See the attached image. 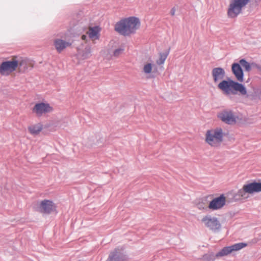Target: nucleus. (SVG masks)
<instances>
[{"label": "nucleus", "instance_id": "nucleus-1", "mask_svg": "<svg viewBox=\"0 0 261 261\" xmlns=\"http://www.w3.org/2000/svg\"><path fill=\"white\" fill-rule=\"evenodd\" d=\"M140 21L136 17L122 19L115 25V30L120 34L128 36L135 33L140 27Z\"/></svg>", "mask_w": 261, "mask_h": 261}, {"label": "nucleus", "instance_id": "nucleus-2", "mask_svg": "<svg viewBox=\"0 0 261 261\" xmlns=\"http://www.w3.org/2000/svg\"><path fill=\"white\" fill-rule=\"evenodd\" d=\"M27 61L17 56H12L9 60L2 62L0 65V75L7 76L15 71L18 67L26 64Z\"/></svg>", "mask_w": 261, "mask_h": 261}, {"label": "nucleus", "instance_id": "nucleus-3", "mask_svg": "<svg viewBox=\"0 0 261 261\" xmlns=\"http://www.w3.org/2000/svg\"><path fill=\"white\" fill-rule=\"evenodd\" d=\"M218 88L226 95H235L239 92L242 95H246L247 90L242 84L231 80H223L218 85Z\"/></svg>", "mask_w": 261, "mask_h": 261}, {"label": "nucleus", "instance_id": "nucleus-4", "mask_svg": "<svg viewBox=\"0 0 261 261\" xmlns=\"http://www.w3.org/2000/svg\"><path fill=\"white\" fill-rule=\"evenodd\" d=\"M261 192V182H252L245 184L242 189L238 190L234 197L238 199H246L248 194Z\"/></svg>", "mask_w": 261, "mask_h": 261}, {"label": "nucleus", "instance_id": "nucleus-5", "mask_svg": "<svg viewBox=\"0 0 261 261\" xmlns=\"http://www.w3.org/2000/svg\"><path fill=\"white\" fill-rule=\"evenodd\" d=\"M223 133L220 128L208 130L205 134V142L212 147L219 146L223 141Z\"/></svg>", "mask_w": 261, "mask_h": 261}, {"label": "nucleus", "instance_id": "nucleus-6", "mask_svg": "<svg viewBox=\"0 0 261 261\" xmlns=\"http://www.w3.org/2000/svg\"><path fill=\"white\" fill-rule=\"evenodd\" d=\"M251 0H230L227 10V15L229 17H236L240 14Z\"/></svg>", "mask_w": 261, "mask_h": 261}, {"label": "nucleus", "instance_id": "nucleus-7", "mask_svg": "<svg viewBox=\"0 0 261 261\" xmlns=\"http://www.w3.org/2000/svg\"><path fill=\"white\" fill-rule=\"evenodd\" d=\"M39 211L44 214H50L57 212V206L56 204L50 200L44 199L40 201L39 205Z\"/></svg>", "mask_w": 261, "mask_h": 261}, {"label": "nucleus", "instance_id": "nucleus-8", "mask_svg": "<svg viewBox=\"0 0 261 261\" xmlns=\"http://www.w3.org/2000/svg\"><path fill=\"white\" fill-rule=\"evenodd\" d=\"M53 111V108L49 104L45 102H39L35 105L32 109V112L37 117H41Z\"/></svg>", "mask_w": 261, "mask_h": 261}, {"label": "nucleus", "instance_id": "nucleus-9", "mask_svg": "<svg viewBox=\"0 0 261 261\" xmlns=\"http://www.w3.org/2000/svg\"><path fill=\"white\" fill-rule=\"evenodd\" d=\"M247 246L246 243H239L235 244L232 246L225 247L222 248L219 252L216 254V257H222L231 253L232 251H238Z\"/></svg>", "mask_w": 261, "mask_h": 261}, {"label": "nucleus", "instance_id": "nucleus-10", "mask_svg": "<svg viewBox=\"0 0 261 261\" xmlns=\"http://www.w3.org/2000/svg\"><path fill=\"white\" fill-rule=\"evenodd\" d=\"M201 221L204 224L205 226L212 230H216L221 227V224L218 218L210 215H207L203 217Z\"/></svg>", "mask_w": 261, "mask_h": 261}, {"label": "nucleus", "instance_id": "nucleus-11", "mask_svg": "<svg viewBox=\"0 0 261 261\" xmlns=\"http://www.w3.org/2000/svg\"><path fill=\"white\" fill-rule=\"evenodd\" d=\"M218 117L224 122L232 124L237 121V117L230 111H223L218 114Z\"/></svg>", "mask_w": 261, "mask_h": 261}, {"label": "nucleus", "instance_id": "nucleus-12", "mask_svg": "<svg viewBox=\"0 0 261 261\" xmlns=\"http://www.w3.org/2000/svg\"><path fill=\"white\" fill-rule=\"evenodd\" d=\"M226 198L224 195L215 198L209 203L208 208L212 210L221 208L225 204Z\"/></svg>", "mask_w": 261, "mask_h": 261}, {"label": "nucleus", "instance_id": "nucleus-13", "mask_svg": "<svg viewBox=\"0 0 261 261\" xmlns=\"http://www.w3.org/2000/svg\"><path fill=\"white\" fill-rule=\"evenodd\" d=\"M231 69L237 80L240 82L244 81V73L241 66L238 63H233L232 65Z\"/></svg>", "mask_w": 261, "mask_h": 261}, {"label": "nucleus", "instance_id": "nucleus-14", "mask_svg": "<svg viewBox=\"0 0 261 261\" xmlns=\"http://www.w3.org/2000/svg\"><path fill=\"white\" fill-rule=\"evenodd\" d=\"M212 74L214 82L217 83L224 78L225 72L223 68L217 67L213 69Z\"/></svg>", "mask_w": 261, "mask_h": 261}, {"label": "nucleus", "instance_id": "nucleus-15", "mask_svg": "<svg viewBox=\"0 0 261 261\" xmlns=\"http://www.w3.org/2000/svg\"><path fill=\"white\" fill-rule=\"evenodd\" d=\"M43 125L40 123H37L30 125L28 127L29 133L33 136H37L43 130Z\"/></svg>", "mask_w": 261, "mask_h": 261}, {"label": "nucleus", "instance_id": "nucleus-16", "mask_svg": "<svg viewBox=\"0 0 261 261\" xmlns=\"http://www.w3.org/2000/svg\"><path fill=\"white\" fill-rule=\"evenodd\" d=\"M54 46L58 53H61L65 48L71 45V43L60 39L54 40Z\"/></svg>", "mask_w": 261, "mask_h": 261}, {"label": "nucleus", "instance_id": "nucleus-17", "mask_svg": "<svg viewBox=\"0 0 261 261\" xmlns=\"http://www.w3.org/2000/svg\"><path fill=\"white\" fill-rule=\"evenodd\" d=\"M100 31V28L97 26L89 27L87 34L92 40H95L99 38V33Z\"/></svg>", "mask_w": 261, "mask_h": 261}, {"label": "nucleus", "instance_id": "nucleus-18", "mask_svg": "<svg viewBox=\"0 0 261 261\" xmlns=\"http://www.w3.org/2000/svg\"><path fill=\"white\" fill-rule=\"evenodd\" d=\"M154 67V65L152 61L147 62L143 65L142 71L146 75L150 74L152 72Z\"/></svg>", "mask_w": 261, "mask_h": 261}, {"label": "nucleus", "instance_id": "nucleus-19", "mask_svg": "<svg viewBox=\"0 0 261 261\" xmlns=\"http://www.w3.org/2000/svg\"><path fill=\"white\" fill-rule=\"evenodd\" d=\"M168 54L167 53H160L159 54V58L156 60L155 63L158 65H161L163 64L167 57H168Z\"/></svg>", "mask_w": 261, "mask_h": 261}, {"label": "nucleus", "instance_id": "nucleus-20", "mask_svg": "<svg viewBox=\"0 0 261 261\" xmlns=\"http://www.w3.org/2000/svg\"><path fill=\"white\" fill-rule=\"evenodd\" d=\"M107 261H127L125 257H119L114 252L111 253Z\"/></svg>", "mask_w": 261, "mask_h": 261}, {"label": "nucleus", "instance_id": "nucleus-21", "mask_svg": "<svg viewBox=\"0 0 261 261\" xmlns=\"http://www.w3.org/2000/svg\"><path fill=\"white\" fill-rule=\"evenodd\" d=\"M239 62H240V64L243 67H244V68L245 69V70L249 71L251 70V64L249 63H248V62H247L245 60L241 59L240 60Z\"/></svg>", "mask_w": 261, "mask_h": 261}, {"label": "nucleus", "instance_id": "nucleus-22", "mask_svg": "<svg viewBox=\"0 0 261 261\" xmlns=\"http://www.w3.org/2000/svg\"><path fill=\"white\" fill-rule=\"evenodd\" d=\"M123 51L124 49L122 48L116 49L113 53V55L115 57H117L121 55L123 53Z\"/></svg>", "mask_w": 261, "mask_h": 261}, {"label": "nucleus", "instance_id": "nucleus-23", "mask_svg": "<svg viewBox=\"0 0 261 261\" xmlns=\"http://www.w3.org/2000/svg\"><path fill=\"white\" fill-rule=\"evenodd\" d=\"M86 38H87V36L85 35H82V37H81L82 39L83 40H85Z\"/></svg>", "mask_w": 261, "mask_h": 261}, {"label": "nucleus", "instance_id": "nucleus-24", "mask_svg": "<svg viewBox=\"0 0 261 261\" xmlns=\"http://www.w3.org/2000/svg\"><path fill=\"white\" fill-rule=\"evenodd\" d=\"M171 15H174V14H175V10H173V9H172V10H171Z\"/></svg>", "mask_w": 261, "mask_h": 261}]
</instances>
